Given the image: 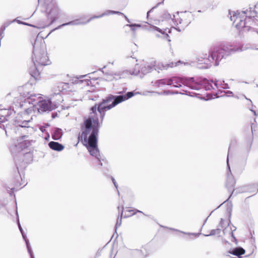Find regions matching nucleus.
I'll use <instances>...</instances> for the list:
<instances>
[{"mask_svg": "<svg viewBox=\"0 0 258 258\" xmlns=\"http://www.w3.org/2000/svg\"><path fill=\"white\" fill-rule=\"evenodd\" d=\"M57 101L52 102L50 99H41L40 94L31 95L29 98L25 99L23 104H20L22 108H24L23 119H21L20 117L17 116L15 120L16 125L21 127H29V123L32 119V115L30 117H26V116L31 114L37 110L39 113H42L46 111H50L55 109L59 102H61V96L60 94H55Z\"/></svg>", "mask_w": 258, "mask_h": 258, "instance_id": "obj_1", "label": "nucleus"}, {"mask_svg": "<svg viewBox=\"0 0 258 258\" xmlns=\"http://www.w3.org/2000/svg\"><path fill=\"white\" fill-rule=\"evenodd\" d=\"M100 125L98 118L95 114L85 120L81 126L82 133L78 136L79 140L87 147L90 155L97 157L98 155L97 136Z\"/></svg>", "mask_w": 258, "mask_h": 258, "instance_id": "obj_2", "label": "nucleus"}, {"mask_svg": "<svg viewBox=\"0 0 258 258\" xmlns=\"http://www.w3.org/2000/svg\"><path fill=\"white\" fill-rule=\"evenodd\" d=\"M32 60L34 66L29 69L30 75L35 80L40 78L39 66H46L49 64V60L46 53V46L44 41L36 40L33 44Z\"/></svg>", "mask_w": 258, "mask_h": 258, "instance_id": "obj_3", "label": "nucleus"}, {"mask_svg": "<svg viewBox=\"0 0 258 258\" xmlns=\"http://www.w3.org/2000/svg\"><path fill=\"white\" fill-rule=\"evenodd\" d=\"M169 85L175 88H180L183 85L194 90H211L214 89V87L206 78H199L195 79L194 77L177 78L172 77L169 78Z\"/></svg>", "mask_w": 258, "mask_h": 258, "instance_id": "obj_4", "label": "nucleus"}, {"mask_svg": "<svg viewBox=\"0 0 258 258\" xmlns=\"http://www.w3.org/2000/svg\"><path fill=\"white\" fill-rule=\"evenodd\" d=\"M230 20L233 21L235 27L239 32H245L250 30L251 28V25L254 23L253 18L255 16V12L249 8L245 11L241 12L229 11Z\"/></svg>", "mask_w": 258, "mask_h": 258, "instance_id": "obj_5", "label": "nucleus"}, {"mask_svg": "<svg viewBox=\"0 0 258 258\" xmlns=\"http://www.w3.org/2000/svg\"><path fill=\"white\" fill-rule=\"evenodd\" d=\"M249 47L243 45L239 47H233L231 45H222L218 47H214L210 51L208 58L204 59V63H207L208 61L211 62H214V65L217 66L219 65V61L223 58L235 52L245 50Z\"/></svg>", "mask_w": 258, "mask_h": 258, "instance_id": "obj_6", "label": "nucleus"}, {"mask_svg": "<svg viewBox=\"0 0 258 258\" xmlns=\"http://www.w3.org/2000/svg\"><path fill=\"white\" fill-rule=\"evenodd\" d=\"M139 94L136 92L135 94ZM135 95L133 92H128L125 94L119 95H109L102 100V101L98 104V111L100 114L101 122L105 116V111L115 107L119 103L124 101Z\"/></svg>", "mask_w": 258, "mask_h": 258, "instance_id": "obj_7", "label": "nucleus"}, {"mask_svg": "<svg viewBox=\"0 0 258 258\" xmlns=\"http://www.w3.org/2000/svg\"><path fill=\"white\" fill-rule=\"evenodd\" d=\"M46 12L47 18L51 21L50 24H52L58 18L60 13V10L59 9L55 1H52L48 5Z\"/></svg>", "mask_w": 258, "mask_h": 258, "instance_id": "obj_8", "label": "nucleus"}, {"mask_svg": "<svg viewBox=\"0 0 258 258\" xmlns=\"http://www.w3.org/2000/svg\"><path fill=\"white\" fill-rule=\"evenodd\" d=\"M155 62H153L152 63L153 67V70H155L157 71L158 72H159V71H162L163 70H167L169 68H172L173 67L179 66L180 64L183 63L184 66H189L190 63L188 62H183L180 60L177 61L176 62H170L168 63H158L157 64H155Z\"/></svg>", "mask_w": 258, "mask_h": 258, "instance_id": "obj_9", "label": "nucleus"}, {"mask_svg": "<svg viewBox=\"0 0 258 258\" xmlns=\"http://www.w3.org/2000/svg\"><path fill=\"white\" fill-rule=\"evenodd\" d=\"M153 70L152 63L151 64H145L141 68L138 64L136 65L135 69L130 73L132 75L143 77L145 75L151 72Z\"/></svg>", "mask_w": 258, "mask_h": 258, "instance_id": "obj_10", "label": "nucleus"}, {"mask_svg": "<svg viewBox=\"0 0 258 258\" xmlns=\"http://www.w3.org/2000/svg\"><path fill=\"white\" fill-rule=\"evenodd\" d=\"M230 156L229 151L228 153L227 158V166L228 168L229 172L227 173V179L226 183V186L228 188V190L229 192L232 191V193L234 191L233 187L235 185V181L232 177L231 170L230 168V165L229 164V158Z\"/></svg>", "mask_w": 258, "mask_h": 258, "instance_id": "obj_11", "label": "nucleus"}, {"mask_svg": "<svg viewBox=\"0 0 258 258\" xmlns=\"http://www.w3.org/2000/svg\"><path fill=\"white\" fill-rule=\"evenodd\" d=\"M113 14H118V15H123V13L118 12V11H112V10H106L104 13H103L102 14L98 15V16H94L90 18L89 19L87 20V22H90L92 20L94 19H97L100 18L101 17H103L105 16H109L110 15H113Z\"/></svg>", "mask_w": 258, "mask_h": 258, "instance_id": "obj_12", "label": "nucleus"}, {"mask_svg": "<svg viewBox=\"0 0 258 258\" xmlns=\"http://www.w3.org/2000/svg\"><path fill=\"white\" fill-rule=\"evenodd\" d=\"M88 23V22H87V21L86 22H82V21H80V20L77 19V20H73V21H70V22H68V23H66L62 24L58 26L54 30L60 29L61 28H62V27L65 26L84 25V24H87Z\"/></svg>", "mask_w": 258, "mask_h": 258, "instance_id": "obj_13", "label": "nucleus"}, {"mask_svg": "<svg viewBox=\"0 0 258 258\" xmlns=\"http://www.w3.org/2000/svg\"><path fill=\"white\" fill-rule=\"evenodd\" d=\"M50 149L56 151H61L64 149V146L58 142L51 141L48 143Z\"/></svg>", "mask_w": 258, "mask_h": 258, "instance_id": "obj_14", "label": "nucleus"}, {"mask_svg": "<svg viewBox=\"0 0 258 258\" xmlns=\"http://www.w3.org/2000/svg\"><path fill=\"white\" fill-rule=\"evenodd\" d=\"M15 112L14 111V110L10 109H0V116L2 118L4 117L6 118V120L8 121V117L11 115H12L13 113H15Z\"/></svg>", "mask_w": 258, "mask_h": 258, "instance_id": "obj_15", "label": "nucleus"}, {"mask_svg": "<svg viewBox=\"0 0 258 258\" xmlns=\"http://www.w3.org/2000/svg\"><path fill=\"white\" fill-rule=\"evenodd\" d=\"M166 85H169V79H162L157 80L154 82L153 85L156 87L160 88Z\"/></svg>", "mask_w": 258, "mask_h": 258, "instance_id": "obj_16", "label": "nucleus"}, {"mask_svg": "<svg viewBox=\"0 0 258 258\" xmlns=\"http://www.w3.org/2000/svg\"><path fill=\"white\" fill-rule=\"evenodd\" d=\"M179 16V13H177L176 15H173V18L172 20H174V22L176 23V24H181L182 23H183V25L184 26H187L188 24L190 23V21H187L186 22H184L182 20V18H181V17Z\"/></svg>", "mask_w": 258, "mask_h": 258, "instance_id": "obj_17", "label": "nucleus"}, {"mask_svg": "<svg viewBox=\"0 0 258 258\" xmlns=\"http://www.w3.org/2000/svg\"><path fill=\"white\" fill-rule=\"evenodd\" d=\"M229 252L233 255L239 256L245 253V250L241 247H238L230 251Z\"/></svg>", "mask_w": 258, "mask_h": 258, "instance_id": "obj_18", "label": "nucleus"}, {"mask_svg": "<svg viewBox=\"0 0 258 258\" xmlns=\"http://www.w3.org/2000/svg\"><path fill=\"white\" fill-rule=\"evenodd\" d=\"M62 135V130L60 128H55L52 137L53 140H58L61 138Z\"/></svg>", "mask_w": 258, "mask_h": 258, "instance_id": "obj_19", "label": "nucleus"}, {"mask_svg": "<svg viewBox=\"0 0 258 258\" xmlns=\"http://www.w3.org/2000/svg\"><path fill=\"white\" fill-rule=\"evenodd\" d=\"M214 86H215L217 88H219V87H221L223 89H228L229 86L228 84L225 83L224 81H217L214 83Z\"/></svg>", "mask_w": 258, "mask_h": 258, "instance_id": "obj_20", "label": "nucleus"}, {"mask_svg": "<svg viewBox=\"0 0 258 258\" xmlns=\"http://www.w3.org/2000/svg\"><path fill=\"white\" fill-rule=\"evenodd\" d=\"M150 30L151 31H157L159 32H160L161 34H162V35H164V37L165 38H167L168 37V35L165 33V31H163L162 30H161V29H160L159 28L156 27V26H150Z\"/></svg>", "mask_w": 258, "mask_h": 258, "instance_id": "obj_21", "label": "nucleus"}, {"mask_svg": "<svg viewBox=\"0 0 258 258\" xmlns=\"http://www.w3.org/2000/svg\"><path fill=\"white\" fill-rule=\"evenodd\" d=\"M249 191L250 192H254L255 194L258 191V188L255 185H252L248 186L247 189L240 190L241 192H244L246 191Z\"/></svg>", "mask_w": 258, "mask_h": 258, "instance_id": "obj_22", "label": "nucleus"}, {"mask_svg": "<svg viewBox=\"0 0 258 258\" xmlns=\"http://www.w3.org/2000/svg\"><path fill=\"white\" fill-rule=\"evenodd\" d=\"M169 229H170L171 230H173V231H178V232H179L182 233L184 234H186V235H192V236H196V237H198V236H199V235L201 234V233L185 232L180 231L179 230H177V229H174V228H169Z\"/></svg>", "mask_w": 258, "mask_h": 258, "instance_id": "obj_23", "label": "nucleus"}, {"mask_svg": "<svg viewBox=\"0 0 258 258\" xmlns=\"http://www.w3.org/2000/svg\"><path fill=\"white\" fill-rule=\"evenodd\" d=\"M234 229H232L231 228H230V230H229V228L227 227L223 229V232L224 234H226L228 231L229 232V234L231 235L232 237H233L234 239L235 238L234 236L233 232L236 230V227H233Z\"/></svg>", "mask_w": 258, "mask_h": 258, "instance_id": "obj_24", "label": "nucleus"}, {"mask_svg": "<svg viewBox=\"0 0 258 258\" xmlns=\"http://www.w3.org/2000/svg\"><path fill=\"white\" fill-rule=\"evenodd\" d=\"M132 252L133 254L137 255L139 256H144L145 255L143 252L142 250H139V249H135L133 250L132 251Z\"/></svg>", "mask_w": 258, "mask_h": 258, "instance_id": "obj_25", "label": "nucleus"}, {"mask_svg": "<svg viewBox=\"0 0 258 258\" xmlns=\"http://www.w3.org/2000/svg\"><path fill=\"white\" fill-rule=\"evenodd\" d=\"M220 231H221V230L219 228H217L216 229H213L210 231V233L209 234H205L204 235L206 236H211V235L219 234H220Z\"/></svg>", "mask_w": 258, "mask_h": 258, "instance_id": "obj_26", "label": "nucleus"}, {"mask_svg": "<svg viewBox=\"0 0 258 258\" xmlns=\"http://www.w3.org/2000/svg\"><path fill=\"white\" fill-rule=\"evenodd\" d=\"M26 244V246H27L28 252H29V254L30 255L31 258H34V255H33V252H32V249H31V246L30 245L29 242L27 241Z\"/></svg>", "mask_w": 258, "mask_h": 258, "instance_id": "obj_27", "label": "nucleus"}, {"mask_svg": "<svg viewBox=\"0 0 258 258\" xmlns=\"http://www.w3.org/2000/svg\"><path fill=\"white\" fill-rule=\"evenodd\" d=\"M162 18L164 20L173 19L171 17V15L167 12H164L162 15Z\"/></svg>", "mask_w": 258, "mask_h": 258, "instance_id": "obj_28", "label": "nucleus"}, {"mask_svg": "<svg viewBox=\"0 0 258 258\" xmlns=\"http://www.w3.org/2000/svg\"><path fill=\"white\" fill-rule=\"evenodd\" d=\"M18 141L19 142V143L18 144V145H16V147H18V148H20L21 149L26 147V143H25V141H21V139L18 140Z\"/></svg>", "mask_w": 258, "mask_h": 258, "instance_id": "obj_29", "label": "nucleus"}, {"mask_svg": "<svg viewBox=\"0 0 258 258\" xmlns=\"http://www.w3.org/2000/svg\"><path fill=\"white\" fill-rule=\"evenodd\" d=\"M6 121H7L6 120L5 118H4V117L2 118L0 116V128H1L5 130V126L4 124V123H5Z\"/></svg>", "mask_w": 258, "mask_h": 258, "instance_id": "obj_30", "label": "nucleus"}, {"mask_svg": "<svg viewBox=\"0 0 258 258\" xmlns=\"http://www.w3.org/2000/svg\"><path fill=\"white\" fill-rule=\"evenodd\" d=\"M126 26L131 27L133 31H135V27H141V25L140 24H127V25H126Z\"/></svg>", "mask_w": 258, "mask_h": 258, "instance_id": "obj_31", "label": "nucleus"}, {"mask_svg": "<svg viewBox=\"0 0 258 258\" xmlns=\"http://www.w3.org/2000/svg\"><path fill=\"white\" fill-rule=\"evenodd\" d=\"M15 21H17L18 24H23V25H25L31 26L34 27V26L32 25H30V24H28L27 23L23 22H22V21H21L20 20H17V19L14 20L12 22H15Z\"/></svg>", "mask_w": 258, "mask_h": 258, "instance_id": "obj_32", "label": "nucleus"}, {"mask_svg": "<svg viewBox=\"0 0 258 258\" xmlns=\"http://www.w3.org/2000/svg\"><path fill=\"white\" fill-rule=\"evenodd\" d=\"M121 218H122V217H120V219H119L118 218L117 219L116 223V225H115L116 228L117 227H119L121 225Z\"/></svg>", "mask_w": 258, "mask_h": 258, "instance_id": "obj_33", "label": "nucleus"}, {"mask_svg": "<svg viewBox=\"0 0 258 258\" xmlns=\"http://www.w3.org/2000/svg\"><path fill=\"white\" fill-rule=\"evenodd\" d=\"M97 107L98 106V104H96L95 105L92 106L91 108V113H94L95 112H96V109H97Z\"/></svg>", "mask_w": 258, "mask_h": 258, "instance_id": "obj_34", "label": "nucleus"}, {"mask_svg": "<svg viewBox=\"0 0 258 258\" xmlns=\"http://www.w3.org/2000/svg\"><path fill=\"white\" fill-rule=\"evenodd\" d=\"M227 211L229 212H231L232 211V204L231 203H228Z\"/></svg>", "mask_w": 258, "mask_h": 258, "instance_id": "obj_35", "label": "nucleus"}, {"mask_svg": "<svg viewBox=\"0 0 258 258\" xmlns=\"http://www.w3.org/2000/svg\"><path fill=\"white\" fill-rule=\"evenodd\" d=\"M99 156H100V155H99V151H98V155H97V157H95L98 160V164L100 165V166H102V163L101 162V159L99 158Z\"/></svg>", "mask_w": 258, "mask_h": 258, "instance_id": "obj_36", "label": "nucleus"}, {"mask_svg": "<svg viewBox=\"0 0 258 258\" xmlns=\"http://www.w3.org/2000/svg\"><path fill=\"white\" fill-rule=\"evenodd\" d=\"M99 156H100V155H99V151H98V155H97V157H95L98 160V164L100 165V166H102V163L101 162V159L99 158Z\"/></svg>", "mask_w": 258, "mask_h": 258, "instance_id": "obj_37", "label": "nucleus"}, {"mask_svg": "<svg viewBox=\"0 0 258 258\" xmlns=\"http://www.w3.org/2000/svg\"><path fill=\"white\" fill-rule=\"evenodd\" d=\"M118 209L119 211L121 210L120 217H122L123 211V207L122 206H118Z\"/></svg>", "mask_w": 258, "mask_h": 258, "instance_id": "obj_38", "label": "nucleus"}, {"mask_svg": "<svg viewBox=\"0 0 258 258\" xmlns=\"http://www.w3.org/2000/svg\"><path fill=\"white\" fill-rule=\"evenodd\" d=\"M21 234H22L23 238L24 239V240L25 241V243H26L27 241H29V240L27 238L26 235L24 233V232H22Z\"/></svg>", "mask_w": 258, "mask_h": 258, "instance_id": "obj_39", "label": "nucleus"}, {"mask_svg": "<svg viewBox=\"0 0 258 258\" xmlns=\"http://www.w3.org/2000/svg\"><path fill=\"white\" fill-rule=\"evenodd\" d=\"M25 158H31V155L29 153H26L24 155Z\"/></svg>", "mask_w": 258, "mask_h": 258, "instance_id": "obj_40", "label": "nucleus"}, {"mask_svg": "<svg viewBox=\"0 0 258 258\" xmlns=\"http://www.w3.org/2000/svg\"><path fill=\"white\" fill-rule=\"evenodd\" d=\"M18 224L19 229L21 233H22V232H24V231H23V229H22V227H21V225L20 224L19 221H18Z\"/></svg>", "mask_w": 258, "mask_h": 258, "instance_id": "obj_41", "label": "nucleus"}, {"mask_svg": "<svg viewBox=\"0 0 258 258\" xmlns=\"http://www.w3.org/2000/svg\"><path fill=\"white\" fill-rule=\"evenodd\" d=\"M156 7H157V6H155V7H153V8H152V9H151L149 11H148V12H147V18L149 17V13H151V12H152V11H153V10H154L155 8H156Z\"/></svg>", "mask_w": 258, "mask_h": 258, "instance_id": "obj_42", "label": "nucleus"}, {"mask_svg": "<svg viewBox=\"0 0 258 258\" xmlns=\"http://www.w3.org/2000/svg\"><path fill=\"white\" fill-rule=\"evenodd\" d=\"M112 182H113L114 186H115L116 188H117V184L114 178L112 177Z\"/></svg>", "mask_w": 258, "mask_h": 258, "instance_id": "obj_43", "label": "nucleus"}, {"mask_svg": "<svg viewBox=\"0 0 258 258\" xmlns=\"http://www.w3.org/2000/svg\"><path fill=\"white\" fill-rule=\"evenodd\" d=\"M209 0H198V2L202 4L203 3H204L205 2H208Z\"/></svg>", "mask_w": 258, "mask_h": 258, "instance_id": "obj_44", "label": "nucleus"}, {"mask_svg": "<svg viewBox=\"0 0 258 258\" xmlns=\"http://www.w3.org/2000/svg\"><path fill=\"white\" fill-rule=\"evenodd\" d=\"M16 166H17V169H18V172H19L20 168H21V166H19V165H18V163L17 162H16Z\"/></svg>", "mask_w": 258, "mask_h": 258, "instance_id": "obj_45", "label": "nucleus"}, {"mask_svg": "<svg viewBox=\"0 0 258 258\" xmlns=\"http://www.w3.org/2000/svg\"><path fill=\"white\" fill-rule=\"evenodd\" d=\"M224 221V220L222 218H221L220 222V225L221 227H223L222 225L223 224Z\"/></svg>", "mask_w": 258, "mask_h": 258, "instance_id": "obj_46", "label": "nucleus"}, {"mask_svg": "<svg viewBox=\"0 0 258 258\" xmlns=\"http://www.w3.org/2000/svg\"><path fill=\"white\" fill-rule=\"evenodd\" d=\"M15 185L16 186H20L21 185V183L20 182V181H19V180H18V181H17L16 183H15Z\"/></svg>", "mask_w": 258, "mask_h": 258, "instance_id": "obj_47", "label": "nucleus"}, {"mask_svg": "<svg viewBox=\"0 0 258 258\" xmlns=\"http://www.w3.org/2000/svg\"><path fill=\"white\" fill-rule=\"evenodd\" d=\"M5 208L4 205L0 204V212L2 211L3 209Z\"/></svg>", "mask_w": 258, "mask_h": 258, "instance_id": "obj_48", "label": "nucleus"}, {"mask_svg": "<svg viewBox=\"0 0 258 258\" xmlns=\"http://www.w3.org/2000/svg\"><path fill=\"white\" fill-rule=\"evenodd\" d=\"M122 16H123V17L125 18V19L126 20V21L128 22H130V20L127 18V17L125 15H122Z\"/></svg>", "mask_w": 258, "mask_h": 258, "instance_id": "obj_49", "label": "nucleus"}, {"mask_svg": "<svg viewBox=\"0 0 258 258\" xmlns=\"http://www.w3.org/2000/svg\"><path fill=\"white\" fill-rule=\"evenodd\" d=\"M226 93L228 94H233L232 92H231V91H227L226 92Z\"/></svg>", "mask_w": 258, "mask_h": 258, "instance_id": "obj_50", "label": "nucleus"}, {"mask_svg": "<svg viewBox=\"0 0 258 258\" xmlns=\"http://www.w3.org/2000/svg\"><path fill=\"white\" fill-rule=\"evenodd\" d=\"M181 17L182 18H184V17H185V16H184V15H185V13H181Z\"/></svg>", "mask_w": 258, "mask_h": 258, "instance_id": "obj_51", "label": "nucleus"}, {"mask_svg": "<svg viewBox=\"0 0 258 258\" xmlns=\"http://www.w3.org/2000/svg\"><path fill=\"white\" fill-rule=\"evenodd\" d=\"M169 91H164V92H163V94H164L167 95V94H169Z\"/></svg>", "mask_w": 258, "mask_h": 258, "instance_id": "obj_52", "label": "nucleus"}, {"mask_svg": "<svg viewBox=\"0 0 258 258\" xmlns=\"http://www.w3.org/2000/svg\"><path fill=\"white\" fill-rule=\"evenodd\" d=\"M191 16V14L190 13H189L187 14V17H190Z\"/></svg>", "mask_w": 258, "mask_h": 258, "instance_id": "obj_53", "label": "nucleus"}, {"mask_svg": "<svg viewBox=\"0 0 258 258\" xmlns=\"http://www.w3.org/2000/svg\"><path fill=\"white\" fill-rule=\"evenodd\" d=\"M26 163H27V164L28 163H27V162H24V163H23V167H25V166H26Z\"/></svg>", "mask_w": 258, "mask_h": 258, "instance_id": "obj_54", "label": "nucleus"}, {"mask_svg": "<svg viewBox=\"0 0 258 258\" xmlns=\"http://www.w3.org/2000/svg\"><path fill=\"white\" fill-rule=\"evenodd\" d=\"M114 75L118 77L119 78H120V77L119 76L120 75L119 74L115 73V74H114Z\"/></svg>", "mask_w": 258, "mask_h": 258, "instance_id": "obj_55", "label": "nucleus"}, {"mask_svg": "<svg viewBox=\"0 0 258 258\" xmlns=\"http://www.w3.org/2000/svg\"><path fill=\"white\" fill-rule=\"evenodd\" d=\"M27 138V137L26 136H24L21 137L22 139H25V138Z\"/></svg>", "mask_w": 258, "mask_h": 258, "instance_id": "obj_56", "label": "nucleus"}, {"mask_svg": "<svg viewBox=\"0 0 258 258\" xmlns=\"http://www.w3.org/2000/svg\"><path fill=\"white\" fill-rule=\"evenodd\" d=\"M137 212H139V213H143V214H144L142 211H139V210H137Z\"/></svg>", "mask_w": 258, "mask_h": 258, "instance_id": "obj_57", "label": "nucleus"}, {"mask_svg": "<svg viewBox=\"0 0 258 258\" xmlns=\"http://www.w3.org/2000/svg\"><path fill=\"white\" fill-rule=\"evenodd\" d=\"M85 76H81L80 77V78H82L84 77Z\"/></svg>", "mask_w": 258, "mask_h": 258, "instance_id": "obj_58", "label": "nucleus"}, {"mask_svg": "<svg viewBox=\"0 0 258 258\" xmlns=\"http://www.w3.org/2000/svg\"><path fill=\"white\" fill-rule=\"evenodd\" d=\"M20 178H21V180L22 181V177H21L20 175Z\"/></svg>", "mask_w": 258, "mask_h": 258, "instance_id": "obj_59", "label": "nucleus"}, {"mask_svg": "<svg viewBox=\"0 0 258 258\" xmlns=\"http://www.w3.org/2000/svg\"><path fill=\"white\" fill-rule=\"evenodd\" d=\"M156 36H157V37H159L160 36H159V34H156Z\"/></svg>", "mask_w": 258, "mask_h": 258, "instance_id": "obj_60", "label": "nucleus"}, {"mask_svg": "<svg viewBox=\"0 0 258 258\" xmlns=\"http://www.w3.org/2000/svg\"><path fill=\"white\" fill-rule=\"evenodd\" d=\"M183 91H184V92H186V93H187V91L186 90H183Z\"/></svg>", "mask_w": 258, "mask_h": 258, "instance_id": "obj_61", "label": "nucleus"}, {"mask_svg": "<svg viewBox=\"0 0 258 258\" xmlns=\"http://www.w3.org/2000/svg\"><path fill=\"white\" fill-rule=\"evenodd\" d=\"M225 202H224L223 203V204ZM222 204H220V206H222Z\"/></svg>", "mask_w": 258, "mask_h": 258, "instance_id": "obj_62", "label": "nucleus"}, {"mask_svg": "<svg viewBox=\"0 0 258 258\" xmlns=\"http://www.w3.org/2000/svg\"><path fill=\"white\" fill-rule=\"evenodd\" d=\"M160 4V3H158V4L157 5H157H159Z\"/></svg>", "mask_w": 258, "mask_h": 258, "instance_id": "obj_63", "label": "nucleus"}, {"mask_svg": "<svg viewBox=\"0 0 258 258\" xmlns=\"http://www.w3.org/2000/svg\"><path fill=\"white\" fill-rule=\"evenodd\" d=\"M164 1V0H162V3Z\"/></svg>", "mask_w": 258, "mask_h": 258, "instance_id": "obj_64", "label": "nucleus"}]
</instances>
